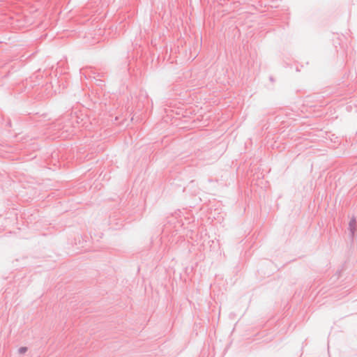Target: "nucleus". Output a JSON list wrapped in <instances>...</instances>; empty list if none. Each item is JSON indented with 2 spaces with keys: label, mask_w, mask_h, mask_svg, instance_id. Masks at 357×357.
<instances>
[{
  "label": "nucleus",
  "mask_w": 357,
  "mask_h": 357,
  "mask_svg": "<svg viewBox=\"0 0 357 357\" xmlns=\"http://www.w3.org/2000/svg\"><path fill=\"white\" fill-rule=\"evenodd\" d=\"M20 351H21V352H25V351H26V349H25V348H22V349H20Z\"/></svg>",
  "instance_id": "obj_1"
}]
</instances>
